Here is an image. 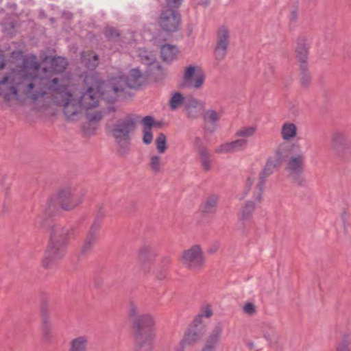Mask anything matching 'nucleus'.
<instances>
[{
	"label": "nucleus",
	"instance_id": "423d86ee",
	"mask_svg": "<svg viewBox=\"0 0 351 351\" xmlns=\"http://www.w3.org/2000/svg\"><path fill=\"white\" fill-rule=\"evenodd\" d=\"M129 317L134 334L151 332L149 328L154 325V318L149 314H141L138 306L133 302L130 304Z\"/></svg>",
	"mask_w": 351,
	"mask_h": 351
},
{
	"label": "nucleus",
	"instance_id": "09e8293b",
	"mask_svg": "<svg viewBox=\"0 0 351 351\" xmlns=\"http://www.w3.org/2000/svg\"><path fill=\"white\" fill-rule=\"evenodd\" d=\"M181 2L182 0H167V6L174 10L181 5Z\"/></svg>",
	"mask_w": 351,
	"mask_h": 351
},
{
	"label": "nucleus",
	"instance_id": "72a5a7b5",
	"mask_svg": "<svg viewBox=\"0 0 351 351\" xmlns=\"http://www.w3.org/2000/svg\"><path fill=\"white\" fill-rule=\"evenodd\" d=\"M42 337L45 342H49L53 338L52 326L47 318L43 322Z\"/></svg>",
	"mask_w": 351,
	"mask_h": 351
},
{
	"label": "nucleus",
	"instance_id": "4be33fe9",
	"mask_svg": "<svg viewBox=\"0 0 351 351\" xmlns=\"http://www.w3.org/2000/svg\"><path fill=\"white\" fill-rule=\"evenodd\" d=\"M179 53V50L176 45L169 44L163 45L160 47V56L163 61L171 62L175 60Z\"/></svg>",
	"mask_w": 351,
	"mask_h": 351
},
{
	"label": "nucleus",
	"instance_id": "f3484780",
	"mask_svg": "<svg viewBox=\"0 0 351 351\" xmlns=\"http://www.w3.org/2000/svg\"><path fill=\"white\" fill-rule=\"evenodd\" d=\"M136 351H150L154 335L152 332L134 334Z\"/></svg>",
	"mask_w": 351,
	"mask_h": 351
},
{
	"label": "nucleus",
	"instance_id": "c9c22d12",
	"mask_svg": "<svg viewBox=\"0 0 351 351\" xmlns=\"http://www.w3.org/2000/svg\"><path fill=\"white\" fill-rule=\"evenodd\" d=\"M184 98L180 93H173L169 99V106L173 110L180 108L182 104L184 105Z\"/></svg>",
	"mask_w": 351,
	"mask_h": 351
},
{
	"label": "nucleus",
	"instance_id": "39448f33",
	"mask_svg": "<svg viewBox=\"0 0 351 351\" xmlns=\"http://www.w3.org/2000/svg\"><path fill=\"white\" fill-rule=\"evenodd\" d=\"M205 79V74L199 66L190 64L184 69L180 87L199 90L202 87Z\"/></svg>",
	"mask_w": 351,
	"mask_h": 351
},
{
	"label": "nucleus",
	"instance_id": "2eb2a0df",
	"mask_svg": "<svg viewBox=\"0 0 351 351\" xmlns=\"http://www.w3.org/2000/svg\"><path fill=\"white\" fill-rule=\"evenodd\" d=\"M230 43V32L225 27H221L217 36L216 47L215 49V58L221 60L227 53L228 47Z\"/></svg>",
	"mask_w": 351,
	"mask_h": 351
},
{
	"label": "nucleus",
	"instance_id": "4c0bfd02",
	"mask_svg": "<svg viewBox=\"0 0 351 351\" xmlns=\"http://www.w3.org/2000/svg\"><path fill=\"white\" fill-rule=\"evenodd\" d=\"M155 144L158 152L160 154H164L167 149V136L163 133H160L155 141Z\"/></svg>",
	"mask_w": 351,
	"mask_h": 351
},
{
	"label": "nucleus",
	"instance_id": "f8f14e48",
	"mask_svg": "<svg viewBox=\"0 0 351 351\" xmlns=\"http://www.w3.org/2000/svg\"><path fill=\"white\" fill-rule=\"evenodd\" d=\"M156 256V251L150 245H144L138 250V260L143 274H149L151 271Z\"/></svg>",
	"mask_w": 351,
	"mask_h": 351
},
{
	"label": "nucleus",
	"instance_id": "58836bf2",
	"mask_svg": "<svg viewBox=\"0 0 351 351\" xmlns=\"http://www.w3.org/2000/svg\"><path fill=\"white\" fill-rule=\"evenodd\" d=\"M300 66L301 70V84L303 87H307L310 84L311 80V75L307 71V64H304Z\"/></svg>",
	"mask_w": 351,
	"mask_h": 351
},
{
	"label": "nucleus",
	"instance_id": "e2e57ef3",
	"mask_svg": "<svg viewBox=\"0 0 351 351\" xmlns=\"http://www.w3.org/2000/svg\"><path fill=\"white\" fill-rule=\"evenodd\" d=\"M145 60H147V61H149V58L148 55H146V56H145Z\"/></svg>",
	"mask_w": 351,
	"mask_h": 351
},
{
	"label": "nucleus",
	"instance_id": "2f4dec72",
	"mask_svg": "<svg viewBox=\"0 0 351 351\" xmlns=\"http://www.w3.org/2000/svg\"><path fill=\"white\" fill-rule=\"evenodd\" d=\"M218 197L211 195L208 197L204 204L202 206V210L205 213H213L216 210Z\"/></svg>",
	"mask_w": 351,
	"mask_h": 351
},
{
	"label": "nucleus",
	"instance_id": "ddd939ff",
	"mask_svg": "<svg viewBox=\"0 0 351 351\" xmlns=\"http://www.w3.org/2000/svg\"><path fill=\"white\" fill-rule=\"evenodd\" d=\"M330 146L339 157L343 158L346 151L351 148V139L345 132L335 131L331 136Z\"/></svg>",
	"mask_w": 351,
	"mask_h": 351
},
{
	"label": "nucleus",
	"instance_id": "864d4df0",
	"mask_svg": "<svg viewBox=\"0 0 351 351\" xmlns=\"http://www.w3.org/2000/svg\"><path fill=\"white\" fill-rule=\"evenodd\" d=\"M186 347L188 346L182 340H180L179 343L175 346L173 351H184Z\"/></svg>",
	"mask_w": 351,
	"mask_h": 351
},
{
	"label": "nucleus",
	"instance_id": "dca6fc26",
	"mask_svg": "<svg viewBox=\"0 0 351 351\" xmlns=\"http://www.w3.org/2000/svg\"><path fill=\"white\" fill-rule=\"evenodd\" d=\"M223 331V324L221 323L217 324L208 333L206 343L202 351H214L220 341Z\"/></svg>",
	"mask_w": 351,
	"mask_h": 351
},
{
	"label": "nucleus",
	"instance_id": "c756f323",
	"mask_svg": "<svg viewBox=\"0 0 351 351\" xmlns=\"http://www.w3.org/2000/svg\"><path fill=\"white\" fill-rule=\"evenodd\" d=\"M256 130L257 128L255 125L243 126L237 130L235 136L247 140L255 134Z\"/></svg>",
	"mask_w": 351,
	"mask_h": 351
},
{
	"label": "nucleus",
	"instance_id": "f704fd0d",
	"mask_svg": "<svg viewBox=\"0 0 351 351\" xmlns=\"http://www.w3.org/2000/svg\"><path fill=\"white\" fill-rule=\"evenodd\" d=\"M148 166L154 173H157L160 172L163 166L162 158L157 155L152 156Z\"/></svg>",
	"mask_w": 351,
	"mask_h": 351
},
{
	"label": "nucleus",
	"instance_id": "6e6552de",
	"mask_svg": "<svg viewBox=\"0 0 351 351\" xmlns=\"http://www.w3.org/2000/svg\"><path fill=\"white\" fill-rule=\"evenodd\" d=\"M82 194L71 186H65L60 189L56 197L57 203L66 210L75 208L82 202Z\"/></svg>",
	"mask_w": 351,
	"mask_h": 351
},
{
	"label": "nucleus",
	"instance_id": "bb28decb",
	"mask_svg": "<svg viewBox=\"0 0 351 351\" xmlns=\"http://www.w3.org/2000/svg\"><path fill=\"white\" fill-rule=\"evenodd\" d=\"M199 155L201 161V165L204 171H209L211 169L212 162L210 160V153L204 146H200L199 148Z\"/></svg>",
	"mask_w": 351,
	"mask_h": 351
},
{
	"label": "nucleus",
	"instance_id": "6ab92c4d",
	"mask_svg": "<svg viewBox=\"0 0 351 351\" xmlns=\"http://www.w3.org/2000/svg\"><path fill=\"white\" fill-rule=\"evenodd\" d=\"M296 56L300 62V65L307 64L308 45L304 36L298 38L296 47Z\"/></svg>",
	"mask_w": 351,
	"mask_h": 351
},
{
	"label": "nucleus",
	"instance_id": "7ed1b4c3",
	"mask_svg": "<svg viewBox=\"0 0 351 351\" xmlns=\"http://www.w3.org/2000/svg\"><path fill=\"white\" fill-rule=\"evenodd\" d=\"M37 223L40 227L47 226V223L42 219H38ZM49 242L45 252V256L42 261L43 267L48 268L53 261L63 258L66 252V247L72 234V227L64 226L60 223L51 224Z\"/></svg>",
	"mask_w": 351,
	"mask_h": 351
},
{
	"label": "nucleus",
	"instance_id": "473e14b6",
	"mask_svg": "<svg viewBox=\"0 0 351 351\" xmlns=\"http://www.w3.org/2000/svg\"><path fill=\"white\" fill-rule=\"evenodd\" d=\"M67 64L65 58L62 57L54 58L51 61V69L56 73H60L64 71Z\"/></svg>",
	"mask_w": 351,
	"mask_h": 351
},
{
	"label": "nucleus",
	"instance_id": "3c124183",
	"mask_svg": "<svg viewBox=\"0 0 351 351\" xmlns=\"http://www.w3.org/2000/svg\"><path fill=\"white\" fill-rule=\"evenodd\" d=\"M278 156L280 157V163H281L282 160H283V158L285 156V152L283 151V149H282V146H279L277 148L275 154L271 158H277Z\"/></svg>",
	"mask_w": 351,
	"mask_h": 351
},
{
	"label": "nucleus",
	"instance_id": "393cba45",
	"mask_svg": "<svg viewBox=\"0 0 351 351\" xmlns=\"http://www.w3.org/2000/svg\"><path fill=\"white\" fill-rule=\"evenodd\" d=\"M184 108L190 117L196 116L198 110L202 108V103L195 98H189L184 101Z\"/></svg>",
	"mask_w": 351,
	"mask_h": 351
},
{
	"label": "nucleus",
	"instance_id": "4d7b16f0",
	"mask_svg": "<svg viewBox=\"0 0 351 351\" xmlns=\"http://www.w3.org/2000/svg\"><path fill=\"white\" fill-rule=\"evenodd\" d=\"M246 345L250 350H254V351H260V349H256V346L252 341L247 342Z\"/></svg>",
	"mask_w": 351,
	"mask_h": 351
},
{
	"label": "nucleus",
	"instance_id": "603ef678",
	"mask_svg": "<svg viewBox=\"0 0 351 351\" xmlns=\"http://www.w3.org/2000/svg\"><path fill=\"white\" fill-rule=\"evenodd\" d=\"M200 314H203V317L209 318L213 315V311L209 306H205L202 308Z\"/></svg>",
	"mask_w": 351,
	"mask_h": 351
},
{
	"label": "nucleus",
	"instance_id": "5fc2aeb1",
	"mask_svg": "<svg viewBox=\"0 0 351 351\" xmlns=\"http://www.w3.org/2000/svg\"><path fill=\"white\" fill-rule=\"evenodd\" d=\"M105 215H106L105 211H104V210H102L101 209H100V210L98 211V213H97V215H96V217H95V220H97V221H100V222H101V220H102V219H103V218L104 217Z\"/></svg>",
	"mask_w": 351,
	"mask_h": 351
},
{
	"label": "nucleus",
	"instance_id": "69168bd1",
	"mask_svg": "<svg viewBox=\"0 0 351 351\" xmlns=\"http://www.w3.org/2000/svg\"><path fill=\"white\" fill-rule=\"evenodd\" d=\"M71 16V13L66 14V18H69Z\"/></svg>",
	"mask_w": 351,
	"mask_h": 351
},
{
	"label": "nucleus",
	"instance_id": "b1692460",
	"mask_svg": "<svg viewBox=\"0 0 351 351\" xmlns=\"http://www.w3.org/2000/svg\"><path fill=\"white\" fill-rule=\"evenodd\" d=\"M298 128L297 126L290 122H285L282 124L280 134L284 141H291L297 136Z\"/></svg>",
	"mask_w": 351,
	"mask_h": 351
},
{
	"label": "nucleus",
	"instance_id": "412c9836",
	"mask_svg": "<svg viewBox=\"0 0 351 351\" xmlns=\"http://www.w3.org/2000/svg\"><path fill=\"white\" fill-rule=\"evenodd\" d=\"M141 123L143 124V141L145 144L149 145L152 142L153 135L151 132L152 128L154 125V120L151 116H146L142 119Z\"/></svg>",
	"mask_w": 351,
	"mask_h": 351
},
{
	"label": "nucleus",
	"instance_id": "f03ea898",
	"mask_svg": "<svg viewBox=\"0 0 351 351\" xmlns=\"http://www.w3.org/2000/svg\"><path fill=\"white\" fill-rule=\"evenodd\" d=\"M84 90L77 93L71 89L64 80L61 102L63 112L68 120H77L82 114V108L90 109L98 105L100 80L97 75L91 74L84 78Z\"/></svg>",
	"mask_w": 351,
	"mask_h": 351
},
{
	"label": "nucleus",
	"instance_id": "a878e982",
	"mask_svg": "<svg viewBox=\"0 0 351 351\" xmlns=\"http://www.w3.org/2000/svg\"><path fill=\"white\" fill-rule=\"evenodd\" d=\"M256 195V194L254 196V197ZM255 202L258 203L254 198V201H247L245 202L244 205L241 208L239 214L240 220L246 221L252 218L256 207Z\"/></svg>",
	"mask_w": 351,
	"mask_h": 351
},
{
	"label": "nucleus",
	"instance_id": "a18cd8bd",
	"mask_svg": "<svg viewBox=\"0 0 351 351\" xmlns=\"http://www.w3.org/2000/svg\"><path fill=\"white\" fill-rule=\"evenodd\" d=\"M243 310L245 313L252 315L256 313V306L254 304L248 302L243 306Z\"/></svg>",
	"mask_w": 351,
	"mask_h": 351
},
{
	"label": "nucleus",
	"instance_id": "c03bdc74",
	"mask_svg": "<svg viewBox=\"0 0 351 351\" xmlns=\"http://www.w3.org/2000/svg\"><path fill=\"white\" fill-rule=\"evenodd\" d=\"M101 222L95 219L87 234L94 236L97 238Z\"/></svg>",
	"mask_w": 351,
	"mask_h": 351
},
{
	"label": "nucleus",
	"instance_id": "f257e3e1",
	"mask_svg": "<svg viewBox=\"0 0 351 351\" xmlns=\"http://www.w3.org/2000/svg\"><path fill=\"white\" fill-rule=\"evenodd\" d=\"M40 66L35 56L25 58L21 66L6 73L0 80V97L7 101L23 103L29 100L41 108L59 106L64 79L54 74L40 75Z\"/></svg>",
	"mask_w": 351,
	"mask_h": 351
},
{
	"label": "nucleus",
	"instance_id": "680f3d73",
	"mask_svg": "<svg viewBox=\"0 0 351 351\" xmlns=\"http://www.w3.org/2000/svg\"><path fill=\"white\" fill-rule=\"evenodd\" d=\"M209 0H195V3L198 5H206Z\"/></svg>",
	"mask_w": 351,
	"mask_h": 351
},
{
	"label": "nucleus",
	"instance_id": "bf43d9fd",
	"mask_svg": "<svg viewBox=\"0 0 351 351\" xmlns=\"http://www.w3.org/2000/svg\"><path fill=\"white\" fill-rule=\"evenodd\" d=\"M194 143L197 147L198 150H199V148L200 146H204L202 145V142L201 139L199 137L195 138Z\"/></svg>",
	"mask_w": 351,
	"mask_h": 351
},
{
	"label": "nucleus",
	"instance_id": "a19ab883",
	"mask_svg": "<svg viewBox=\"0 0 351 351\" xmlns=\"http://www.w3.org/2000/svg\"><path fill=\"white\" fill-rule=\"evenodd\" d=\"M234 152H241L246 149L248 141L245 138H237L232 141Z\"/></svg>",
	"mask_w": 351,
	"mask_h": 351
},
{
	"label": "nucleus",
	"instance_id": "6e6d98bb",
	"mask_svg": "<svg viewBox=\"0 0 351 351\" xmlns=\"http://www.w3.org/2000/svg\"><path fill=\"white\" fill-rule=\"evenodd\" d=\"M202 318H203V314H199L198 315H197L193 321L194 324L195 326H197V325L202 324Z\"/></svg>",
	"mask_w": 351,
	"mask_h": 351
},
{
	"label": "nucleus",
	"instance_id": "4468645a",
	"mask_svg": "<svg viewBox=\"0 0 351 351\" xmlns=\"http://www.w3.org/2000/svg\"><path fill=\"white\" fill-rule=\"evenodd\" d=\"M304 154H300L297 156H291L287 165L289 177L299 184H301L302 182V179L300 176L304 171Z\"/></svg>",
	"mask_w": 351,
	"mask_h": 351
},
{
	"label": "nucleus",
	"instance_id": "ea45409f",
	"mask_svg": "<svg viewBox=\"0 0 351 351\" xmlns=\"http://www.w3.org/2000/svg\"><path fill=\"white\" fill-rule=\"evenodd\" d=\"M221 114L213 110H208L204 112V119L206 121L215 123L219 121Z\"/></svg>",
	"mask_w": 351,
	"mask_h": 351
},
{
	"label": "nucleus",
	"instance_id": "052dcab7",
	"mask_svg": "<svg viewBox=\"0 0 351 351\" xmlns=\"http://www.w3.org/2000/svg\"><path fill=\"white\" fill-rule=\"evenodd\" d=\"M101 119V115L100 114H94L91 116V121H99Z\"/></svg>",
	"mask_w": 351,
	"mask_h": 351
},
{
	"label": "nucleus",
	"instance_id": "1a4fd4ad",
	"mask_svg": "<svg viewBox=\"0 0 351 351\" xmlns=\"http://www.w3.org/2000/svg\"><path fill=\"white\" fill-rule=\"evenodd\" d=\"M125 89L119 76L113 77L106 82L100 81L99 95L107 101L114 102Z\"/></svg>",
	"mask_w": 351,
	"mask_h": 351
},
{
	"label": "nucleus",
	"instance_id": "49530a36",
	"mask_svg": "<svg viewBox=\"0 0 351 351\" xmlns=\"http://www.w3.org/2000/svg\"><path fill=\"white\" fill-rule=\"evenodd\" d=\"M256 176L253 173H251L247 177L245 180V187L247 188V190L245 191L246 194L249 192L251 186L254 184Z\"/></svg>",
	"mask_w": 351,
	"mask_h": 351
},
{
	"label": "nucleus",
	"instance_id": "e433bc0d",
	"mask_svg": "<svg viewBox=\"0 0 351 351\" xmlns=\"http://www.w3.org/2000/svg\"><path fill=\"white\" fill-rule=\"evenodd\" d=\"M335 351H351V340L348 335H343L337 343Z\"/></svg>",
	"mask_w": 351,
	"mask_h": 351
},
{
	"label": "nucleus",
	"instance_id": "de8ad7c7",
	"mask_svg": "<svg viewBox=\"0 0 351 351\" xmlns=\"http://www.w3.org/2000/svg\"><path fill=\"white\" fill-rule=\"evenodd\" d=\"M14 27V25L12 22H4L3 23V29L5 33L8 35L13 34V29Z\"/></svg>",
	"mask_w": 351,
	"mask_h": 351
},
{
	"label": "nucleus",
	"instance_id": "37998d69",
	"mask_svg": "<svg viewBox=\"0 0 351 351\" xmlns=\"http://www.w3.org/2000/svg\"><path fill=\"white\" fill-rule=\"evenodd\" d=\"M104 34H105V36L109 40H114V41L118 40V39L120 36L119 32L117 29H115L112 27H107L105 30Z\"/></svg>",
	"mask_w": 351,
	"mask_h": 351
},
{
	"label": "nucleus",
	"instance_id": "5701e85b",
	"mask_svg": "<svg viewBox=\"0 0 351 351\" xmlns=\"http://www.w3.org/2000/svg\"><path fill=\"white\" fill-rule=\"evenodd\" d=\"M88 337L86 335L77 336L71 340L69 351H87Z\"/></svg>",
	"mask_w": 351,
	"mask_h": 351
},
{
	"label": "nucleus",
	"instance_id": "c85d7f7f",
	"mask_svg": "<svg viewBox=\"0 0 351 351\" xmlns=\"http://www.w3.org/2000/svg\"><path fill=\"white\" fill-rule=\"evenodd\" d=\"M82 60L90 69H94L98 65V57L93 51L82 53Z\"/></svg>",
	"mask_w": 351,
	"mask_h": 351
},
{
	"label": "nucleus",
	"instance_id": "aec40b11",
	"mask_svg": "<svg viewBox=\"0 0 351 351\" xmlns=\"http://www.w3.org/2000/svg\"><path fill=\"white\" fill-rule=\"evenodd\" d=\"M263 337L269 342L271 347L278 343L280 336L275 327L269 323H264L261 327Z\"/></svg>",
	"mask_w": 351,
	"mask_h": 351
},
{
	"label": "nucleus",
	"instance_id": "20e7f679",
	"mask_svg": "<svg viewBox=\"0 0 351 351\" xmlns=\"http://www.w3.org/2000/svg\"><path fill=\"white\" fill-rule=\"evenodd\" d=\"M139 117L128 115L115 123L111 130V133L118 144L119 152L121 155L128 153L130 141V133L134 130Z\"/></svg>",
	"mask_w": 351,
	"mask_h": 351
},
{
	"label": "nucleus",
	"instance_id": "79ce46f5",
	"mask_svg": "<svg viewBox=\"0 0 351 351\" xmlns=\"http://www.w3.org/2000/svg\"><path fill=\"white\" fill-rule=\"evenodd\" d=\"M215 152L223 154L234 153L232 141L221 144L216 147Z\"/></svg>",
	"mask_w": 351,
	"mask_h": 351
},
{
	"label": "nucleus",
	"instance_id": "a211bd4d",
	"mask_svg": "<svg viewBox=\"0 0 351 351\" xmlns=\"http://www.w3.org/2000/svg\"><path fill=\"white\" fill-rule=\"evenodd\" d=\"M125 88H136L140 86L143 82V75L138 69H133L130 71L129 76L125 79L119 76Z\"/></svg>",
	"mask_w": 351,
	"mask_h": 351
},
{
	"label": "nucleus",
	"instance_id": "9b49d317",
	"mask_svg": "<svg viewBox=\"0 0 351 351\" xmlns=\"http://www.w3.org/2000/svg\"><path fill=\"white\" fill-rule=\"evenodd\" d=\"M158 24L165 32H176L180 25V15L173 9H165L159 16Z\"/></svg>",
	"mask_w": 351,
	"mask_h": 351
},
{
	"label": "nucleus",
	"instance_id": "13d9d810",
	"mask_svg": "<svg viewBox=\"0 0 351 351\" xmlns=\"http://www.w3.org/2000/svg\"><path fill=\"white\" fill-rule=\"evenodd\" d=\"M55 208V205L53 204V199H50L49 203H48V208L47 209L49 210V211L51 213L53 210Z\"/></svg>",
	"mask_w": 351,
	"mask_h": 351
},
{
	"label": "nucleus",
	"instance_id": "8fccbe9b",
	"mask_svg": "<svg viewBox=\"0 0 351 351\" xmlns=\"http://www.w3.org/2000/svg\"><path fill=\"white\" fill-rule=\"evenodd\" d=\"M274 72V67L273 65L268 64L266 65L265 69L264 70V75L266 78L270 77Z\"/></svg>",
	"mask_w": 351,
	"mask_h": 351
},
{
	"label": "nucleus",
	"instance_id": "0e129e2a",
	"mask_svg": "<svg viewBox=\"0 0 351 351\" xmlns=\"http://www.w3.org/2000/svg\"><path fill=\"white\" fill-rule=\"evenodd\" d=\"M3 67H4V63L1 62L0 64V69H3Z\"/></svg>",
	"mask_w": 351,
	"mask_h": 351
},
{
	"label": "nucleus",
	"instance_id": "9d476101",
	"mask_svg": "<svg viewBox=\"0 0 351 351\" xmlns=\"http://www.w3.org/2000/svg\"><path fill=\"white\" fill-rule=\"evenodd\" d=\"M280 157L278 156L277 158H273L270 157L265 165V168L259 174L258 181L256 184V189H258V193L254 197L255 200L257 202H261L263 199V192L264 191L265 184L266 182L267 178L271 176L274 169L280 165Z\"/></svg>",
	"mask_w": 351,
	"mask_h": 351
},
{
	"label": "nucleus",
	"instance_id": "cd10ccee",
	"mask_svg": "<svg viewBox=\"0 0 351 351\" xmlns=\"http://www.w3.org/2000/svg\"><path fill=\"white\" fill-rule=\"evenodd\" d=\"M202 335L196 330H188L181 339L187 346H192L201 339Z\"/></svg>",
	"mask_w": 351,
	"mask_h": 351
},
{
	"label": "nucleus",
	"instance_id": "7c9ffc66",
	"mask_svg": "<svg viewBox=\"0 0 351 351\" xmlns=\"http://www.w3.org/2000/svg\"><path fill=\"white\" fill-rule=\"evenodd\" d=\"M97 237L87 234L86 239L81 247L80 256H85L88 254L93 249L97 241Z\"/></svg>",
	"mask_w": 351,
	"mask_h": 351
},
{
	"label": "nucleus",
	"instance_id": "0eeeda50",
	"mask_svg": "<svg viewBox=\"0 0 351 351\" xmlns=\"http://www.w3.org/2000/svg\"><path fill=\"white\" fill-rule=\"evenodd\" d=\"M180 261L186 268L198 271L204 266L205 258L200 246L195 245L182 252Z\"/></svg>",
	"mask_w": 351,
	"mask_h": 351
}]
</instances>
